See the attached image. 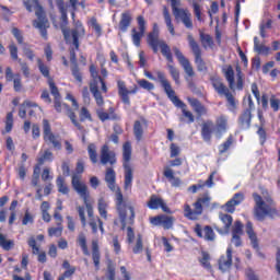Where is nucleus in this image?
Here are the masks:
<instances>
[{
	"label": "nucleus",
	"instance_id": "nucleus-50",
	"mask_svg": "<svg viewBox=\"0 0 280 280\" xmlns=\"http://www.w3.org/2000/svg\"><path fill=\"white\" fill-rule=\"evenodd\" d=\"M48 86L50 89L51 95H54L55 100L60 98V92L58 91V86L54 82V79H48Z\"/></svg>",
	"mask_w": 280,
	"mask_h": 280
},
{
	"label": "nucleus",
	"instance_id": "nucleus-43",
	"mask_svg": "<svg viewBox=\"0 0 280 280\" xmlns=\"http://www.w3.org/2000/svg\"><path fill=\"white\" fill-rule=\"evenodd\" d=\"M88 154L92 163H97V147L95 143H90L88 147Z\"/></svg>",
	"mask_w": 280,
	"mask_h": 280
},
{
	"label": "nucleus",
	"instance_id": "nucleus-60",
	"mask_svg": "<svg viewBox=\"0 0 280 280\" xmlns=\"http://www.w3.org/2000/svg\"><path fill=\"white\" fill-rule=\"evenodd\" d=\"M57 7H58L59 12L61 14L62 21H67V8L65 7V1L63 0H58Z\"/></svg>",
	"mask_w": 280,
	"mask_h": 280
},
{
	"label": "nucleus",
	"instance_id": "nucleus-37",
	"mask_svg": "<svg viewBox=\"0 0 280 280\" xmlns=\"http://www.w3.org/2000/svg\"><path fill=\"white\" fill-rule=\"evenodd\" d=\"M246 233L252 242L253 248H259V244L257 243V234H255V231H253V223L247 222L246 224Z\"/></svg>",
	"mask_w": 280,
	"mask_h": 280
},
{
	"label": "nucleus",
	"instance_id": "nucleus-26",
	"mask_svg": "<svg viewBox=\"0 0 280 280\" xmlns=\"http://www.w3.org/2000/svg\"><path fill=\"white\" fill-rule=\"evenodd\" d=\"M96 115L102 121H108L109 119L117 121L119 119V115L115 114V108L113 107L108 109V113L104 112V109H97Z\"/></svg>",
	"mask_w": 280,
	"mask_h": 280
},
{
	"label": "nucleus",
	"instance_id": "nucleus-35",
	"mask_svg": "<svg viewBox=\"0 0 280 280\" xmlns=\"http://www.w3.org/2000/svg\"><path fill=\"white\" fill-rule=\"evenodd\" d=\"M97 209L101 218H104V220H108V201H106V199H104L103 197L98 199Z\"/></svg>",
	"mask_w": 280,
	"mask_h": 280
},
{
	"label": "nucleus",
	"instance_id": "nucleus-25",
	"mask_svg": "<svg viewBox=\"0 0 280 280\" xmlns=\"http://www.w3.org/2000/svg\"><path fill=\"white\" fill-rule=\"evenodd\" d=\"M195 233L198 237H203L207 242H213L215 240V232L209 225L205 226L203 230L200 225H196Z\"/></svg>",
	"mask_w": 280,
	"mask_h": 280
},
{
	"label": "nucleus",
	"instance_id": "nucleus-28",
	"mask_svg": "<svg viewBox=\"0 0 280 280\" xmlns=\"http://www.w3.org/2000/svg\"><path fill=\"white\" fill-rule=\"evenodd\" d=\"M148 126V120L145 118H141L140 120H136L133 124V135L137 141H141L143 139V128Z\"/></svg>",
	"mask_w": 280,
	"mask_h": 280
},
{
	"label": "nucleus",
	"instance_id": "nucleus-10",
	"mask_svg": "<svg viewBox=\"0 0 280 280\" xmlns=\"http://www.w3.org/2000/svg\"><path fill=\"white\" fill-rule=\"evenodd\" d=\"M187 40L195 56V65L197 66V71L207 73L209 71V68L207 67V62H205V59H202V49H200V45H198V42L194 39V36L191 34L187 36Z\"/></svg>",
	"mask_w": 280,
	"mask_h": 280
},
{
	"label": "nucleus",
	"instance_id": "nucleus-64",
	"mask_svg": "<svg viewBox=\"0 0 280 280\" xmlns=\"http://www.w3.org/2000/svg\"><path fill=\"white\" fill-rule=\"evenodd\" d=\"M107 279L115 280V265H113V261L107 264Z\"/></svg>",
	"mask_w": 280,
	"mask_h": 280
},
{
	"label": "nucleus",
	"instance_id": "nucleus-41",
	"mask_svg": "<svg viewBox=\"0 0 280 280\" xmlns=\"http://www.w3.org/2000/svg\"><path fill=\"white\" fill-rule=\"evenodd\" d=\"M167 69L171 73V77L173 78L175 84H180V72L178 71V69H176V67H174V65L168 63L167 65Z\"/></svg>",
	"mask_w": 280,
	"mask_h": 280
},
{
	"label": "nucleus",
	"instance_id": "nucleus-59",
	"mask_svg": "<svg viewBox=\"0 0 280 280\" xmlns=\"http://www.w3.org/2000/svg\"><path fill=\"white\" fill-rule=\"evenodd\" d=\"M13 89L18 93L21 92V90L23 89V84L21 83V74L19 73L14 74Z\"/></svg>",
	"mask_w": 280,
	"mask_h": 280
},
{
	"label": "nucleus",
	"instance_id": "nucleus-47",
	"mask_svg": "<svg viewBox=\"0 0 280 280\" xmlns=\"http://www.w3.org/2000/svg\"><path fill=\"white\" fill-rule=\"evenodd\" d=\"M222 132H226V120L224 119V117H220L217 120V135H218V137H221Z\"/></svg>",
	"mask_w": 280,
	"mask_h": 280
},
{
	"label": "nucleus",
	"instance_id": "nucleus-31",
	"mask_svg": "<svg viewBox=\"0 0 280 280\" xmlns=\"http://www.w3.org/2000/svg\"><path fill=\"white\" fill-rule=\"evenodd\" d=\"M190 106L194 108L195 113L202 117V115H207V107L200 103L197 98H188Z\"/></svg>",
	"mask_w": 280,
	"mask_h": 280
},
{
	"label": "nucleus",
	"instance_id": "nucleus-24",
	"mask_svg": "<svg viewBox=\"0 0 280 280\" xmlns=\"http://www.w3.org/2000/svg\"><path fill=\"white\" fill-rule=\"evenodd\" d=\"M244 202V194L236 192L234 196L225 203L224 208L228 213H235V207Z\"/></svg>",
	"mask_w": 280,
	"mask_h": 280
},
{
	"label": "nucleus",
	"instance_id": "nucleus-27",
	"mask_svg": "<svg viewBox=\"0 0 280 280\" xmlns=\"http://www.w3.org/2000/svg\"><path fill=\"white\" fill-rule=\"evenodd\" d=\"M131 23H132V13L130 11L122 12L119 21L120 32H128V28L130 27Z\"/></svg>",
	"mask_w": 280,
	"mask_h": 280
},
{
	"label": "nucleus",
	"instance_id": "nucleus-14",
	"mask_svg": "<svg viewBox=\"0 0 280 280\" xmlns=\"http://www.w3.org/2000/svg\"><path fill=\"white\" fill-rule=\"evenodd\" d=\"M43 132H44V141L46 143H51V145L56 150H60V148H62V143H60V136H56L54 135V132H51V125L47 119L43 120Z\"/></svg>",
	"mask_w": 280,
	"mask_h": 280
},
{
	"label": "nucleus",
	"instance_id": "nucleus-12",
	"mask_svg": "<svg viewBox=\"0 0 280 280\" xmlns=\"http://www.w3.org/2000/svg\"><path fill=\"white\" fill-rule=\"evenodd\" d=\"M62 34L66 43H72L77 50L80 49V38H82V36H84L85 34L82 22H77L75 27L71 31L63 28Z\"/></svg>",
	"mask_w": 280,
	"mask_h": 280
},
{
	"label": "nucleus",
	"instance_id": "nucleus-23",
	"mask_svg": "<svg viewBox=\"0 0 280 280\" xmlns=\"http://www.w3.org/2000/svg\"><path fill=\"white\" fill-rule=\"evenodd\" d=\"M105 183L110 191H116L117 194V190L119 189V187H117V173H115V170L112 167L106 168Z\"/></svg>",
	"mask_w": 280,
	"mask_h": 280
},
{
	"label": "nucleus",
	"instance_id": "nucleus-42",
	"mask_svg": "<svg viewBox=\"0 0 280 280\" xmlns=\"http://www.w3.org/2000/svg\"><path fill=\"white\" fill-rule=\"evenodd\" d=\"M57 187L59 194H63L65 196L69 194V186H67V184L65 183V178H62V176L57 177Z\"/></svg>",
	"mask_w": 280,
	"mask_h": 280
},
{
	"label": "nucleus",
	"instance_id": "nucleus-15",
	"mask_svg": "<svg viewBox=\"0 0 280 280\" xmlns=\"http://www.w3.org/2000/svg\"><path fill=\"white\" fill-rule=\"evenodd\" d=\"M117 89H118V95L122 104H126L127 106H130L129 95H137V93L139 92V86L137 85H133L132 90H128V86H126V81H122V80L117 81Z\"/></svg>",
	"mask_w": 280,
	"mask_h": 280
},
{
	"label": "nucleus",
	"instance_id": "nucleus-3",
	"mask_svg": "<svg viewBox=\"0 0 280 280\" xmlns=\"http://www.w3.org/2000/svg\"><path fill=\"white\" fill-rule=\"evenodd\" d=\"M116 209L118 211L122 229H126L128 224H135V208L130 203H126V201H124L121 189H118L116 192Z\"/></svg>",
	"mask_w": 280,
	"mask_h": 280
},
{
	"label": "nucleus",
	"instance_id": "nucleus-49",
	"mask_svg": "<svg viewBox=\"0 0 280 280\" xmlns=\"http://www.w3.org/2000/svg\"><path fill=\"white\" fill-rule=\"evenodd\" d=\"M137 82H138L140 89H144V91H154V83H152L145 79H140Z\"/></svg>",
	"mask_w": 280,
	"mask_h": 280
},
{
	"label": "nucleus",
	"instance_id": "nucleus-39",
	"mask_svg": "<svg viewBox=\"0 0 280 280\" xmlns=\"http://www.w3.org/2000/svg\"><path fill=\"white\" fill-rule=\"evenodd\" d=\"M66 110H67V115L70 119V121L73 124V126H75V128H78V130H84V127H82V125H80L78 122L75 113L71 109V107H69V105H65Z\"/></svg>",
	"mask_w": 280,
	"mask_h": 280
},
{
	"label": "nucleus",
	"instance_id": "nucleus-7",
	"mask_svg": "<svg viewBox=\"0 0 280 280\" xmlns=\"http://www.w3.org/2000/svg\"><path fill=\"white\" fill-rule=\"evenodd\" d=\"M132 158V145L130 142H125L122 145V159L124 164L122 167L125 170V182L124 187L125 190L128 191L129 189H132V166H130V159Z\"/></svg>",
	"mask_w": 280,
	"mask_h": 280
},
{
	"label": "nucleus",
	"instance_id": "nucleus-55",
	"mask_svg": "<svg viewBox=\"0 0 280 280\" xmlns=\"http://www.w3.org/2000/svg\"><path fill=\"white\" fill-rule=\"evenodd\" d=\"M62 225H57V228H49L48 235L49 237H60L62 235Z\"/></svg>",
	"mask_w": 280,
	"mask_h": 280
},
{
	"label": "nucleus",
	"instance_id": "nucleus-34",
	"mask_svg": "<svg viewBox=\"0 0 280 280\" xmlns=\"http://www.w3.org/2000/svg\"><path fill=\"white\" fill-rule=\"evenodd\" d=\"M163 16L170 34L172 36H176V31L174 30V24L172 23V16L170 15V10H167V7L163 8Z\"/></svg>",
	"mask_w": 280,
	"mask_h": 280
},
{
	"label": "nucleus",
	"instance_id": "nucleus-22",
	"mask_svg": "<svg viewBox=\"0 0 280 280\" xmlns=\"http://www.w3.org/2000/svg\"><path fill=\"white\" fill-rule=\"evenodd\" d=\"M213 130H215V125L212 122V120H206L201 124V138L206 143H211Z\"/></svg>",
	"mask_w": 280,
	"mask_h": 280
},
{
	"label": "nucleus",
	"instance_id": "nucleus-9",
	"mask_svg": "<svg viewBox=\"0 0 280 280\" xmlns=\"http://www.w3.org/2000/svg\"><path fill=\"white\" fill-rule=\"evenodd\" d=\"M211 202V197L205 196L194 203V210L191 209V206L188 203L184 205V217L188 220H198V215H202V208L209 207V203Z\"/></svg>",
	"mask_w": 280,
	"mask_h": 280
},
{
	"label": "nucleus",
	"instance_id": "nucleus-38",
	"mask_svg": "<svg viewBox=\"0 0 280 280\" xmlns=\"http://www.w3.org/2000/svg\"><path fill=\"white\" fill-rule=\"evenodd\" d=\"M132 245V253L135 255H139L140 253H143V238L141 237V234H138L136 237V241H133Z\"/></svg>",
	"mask_w": 280,
	"mask_h": 280
},
{
	"label": "nucleus",
	"instance_id": "nucleus-54",
	"mask_svg": "<svg viewBox=\"0 0 280 280\" xmlns=\"http://www.w3.org/2000/svg\"><path fill=\"white\" fill-rule=\"evenodd\" d=\"M232 235H244V224H242V221H235Z\"/></svg>",
	"mask_w": 280,
	"mask_h": 280
},
{
	"label": "nucleus",
	"instance_id": "nucleus-30",
	"mask_svg": "<svg viewBox=\"0 0 280 280\" xmlns=\"http://www.w3.org/2000/svg\"><path fill=\"white\" fill-rule=\"evenodd\" d=\"M253 119V114L250 109H245L238 119V124L243 130H248L250 128V121Z\"/></svg>",
	"mask_w": 280,
	"mask_h": 280
},
{
	"label": "nucleus",
	"instance_id": "nucleus-2",
	"mask_svg": "<svg viewBox=\"0 0 280 280\" xmlns=\"http://www.w3.org/2000/svg\"><path fill=\"white\" fill-rule=\"evenodd\" d=\"M24 5L28 12H32L34 9L35 15L37 16L36 20L33 21V27L38 30L40 33L42 38L47 40V30H49V20L47 15H45V10L38 3V0H24Z\"/></svg>",
	"mask_w": 280,
	"mask_h": 280
},
{
	"label": "nucleus",
	"instance_id": "nucleus-63",
	"mask_svg": "<svg viewBox=\"0 0 280 280\" xmlns=\"http://www.w3.org/2000/svg\"><path fill=\"white\" fill-rule=\"evenodd\" d=\"M71 72L77 82H82V73H80V68H78V65H73L71 67Z\"/></svg>",
	"mask_w": 280,
	"mask_h": 280
},
{
	"label": "nucleus",
	"instance_id": "nucleus-62",
	"mask_svg": "<svg viewBox=\"0 0 280 280\" xmlns=\"http://www.w3.org/2000/svg\"><path fill=\"white\" fill-rule=\"evenodd\" d=\"M52 159H54V153H51V151H45L43 156L38 159V164L43 165L45 161H52Z\"/></svg>",
	"mask_w": 280,
	"mask_h": 280
},
{
	"label": "nucleus",
	"instance_id": "nucleus-8",
	"mask_svg": "<svg viewBox=\"0 0 280 280\" xmlns=\"http://www.w3.org/2000/svg\"><path fill=\"white\" fill-rule=\"evenodd\" d=\"M173 51L180 67L184 69L186 73L185 80L188 84V89H190V91H194V89H196V83H194V80L191 78L196 77V71H194V67L191 66V62H189V59H187L185 55H183V52L180 51V49H178V47H173Z\"/></svg>",
	"mask_w": 280,
	"mask_h": 280
},
{
	"label": "nucleus",
	"instance_id": "nucleus-6",
	"mask_svg": "<svg viewBox=\"0 0 280 280\" xmlns=\"http://www.w3.org/2000/svg\"><path fill=\"white\" fill-rule=\"evenodd\" d=\"M72 187L74 191L79 194L80 198H82L85 205V209L88 211L89 219L90 220L95 219V217H93V205L91 203V201H89V198H90L89 187L86 186V184L82 182V176L78 174L72 175Z\"/></svg>",
	"mask_w": 280,
	"mask_h": 280
},
{
	"label": "nucleus",
	"instance_id": "nucleus-33",
	"mask_svg": "<svg viewBox=\"0 0 280 280\" xmlns=\"http://www.w3.org/2000/svg\"><path fill=\"white\" fill-rule=\"evenodd\" d=\"M92 259L96 270H100L101 254H100V245L97 244V241H92Z\"/></svg>",
	"mask_w": 280,
	"mask_h": 280
},
{
	"label": "nucleus",
	"instance_id": "nucleus-5",
	"mask_svg": "<svg viewBox=\"0 0 280 280\" xmlns=\"http://www.w3.org/2000/svg\"><path fill=\"white\" fill-rule=\"evenodd\" d=\"M90 73L92 77V81L90 82V92L92 93L97 106L104 105V96L102 93H108V86H106V82L104 79L97 73V69L92 65L90 66ZM101 84V91H100Z\"/></svg>",
	"mask_w": 280,
	"mask_h": 280
},
{
	"label": "nucleus",
	"instance_id": "nucleus-56",
	"mask_svg": "<svg viewBox=\"0 0 280 280\" xmlns=\"http://www.w3.org/2000/svg\"><path fill=\"white\" fill-rule=\"evenodd\" d=\"M14 126V116L12 113L7 114V121H5V132H12V128Z\"/></svg>",
	"mask_w": 280,
	"mask_h": 280
},
{
	"label": "nucleus",
	"instance_id": "nucleus-21",
	"mask_svg": "<svg viewBox=\"0 0 280 280\" xmlns=\"http://www.w3.org/2000/svg\"><path fill=\"white\" fill-rule=\"evenodd\" d=\"M101 163L102 165H115L117 163V158L113 151L108 148V145H103L101 149Z\"/></svg>",
	"mask_w": 280,
	"mask_h": 280
},
{
	"label": "nucleus",
	"instance_id": "nucleus-4",
	"mask_svg": "<svg viewBox=\"0 0 280 280\" xmlns=\"http://www.w3.org/2000/svg\"><path fill=\"white\" fill-rule=\"evenodd\" d=\"M147 43L153 49L154 54H159V47L163 56H165L166 60L170 63L174 62V57L172 56V49L165 43V40L159 38V25H153V31L149 33L147 37Z\"/></svg>",
	"mask_w": 280,
	"mask_h": 280
},
{
	"label": "nucleus",
	"instance_id": "nucleus-29",
	"mask_svg": "<svg viewBox=\"0 0 280 280\" xmlns=\"http://www.w3.org/2000/svg\"><path fill=\"white\" fill-rule=\"evenodd\" d=\"M30 248H32L33 250V255H38V261L40 264H45V261H47V254H45V252L40 253V249L38 248V246H36V238L31 237L27 242Z\"/></svg>",
	"mask_w": 280,
	"mask_h": 280
},
{
	"label": "nucleus",
	"instance_id": "nucleus-20",
	"mask_svg": "<svg viewBox=\"0 0 280 280\" xmlns=\"http://www.w3.org/2000/svg\"><path fill=\"white\" fill-rule=\"evenodd\" d=\"M148 207L149 209L153 210L162 209L164 213H172V210L170 209V207H167V203H165V201L161 197H158L156 195L151 196L148 202Z\"/></svg>",
	"mask_w": 280,
	"mask_h": 280
},
{
	"label": "nucleus",
	"instance_id": "nucleus-17",
	"mask_svg": "<svg viewBox=\"0 0 280 280\" xmlns=\"http://www.w3.org/2000/svg\"><path fill=\"white\" fill-rule=\"evenodd\" d=\"M172 8L176 21H182L187 30H194V22L191 21V13L189 10L176 8V4L172 5Z\"/></svg>",
	"mask_w": 280,
	"mask_h": 280
},
{
	"label": "nucleus",
	"instance_id": "nucleus-48",
	"mask_svg": "<svg viewBox=\"0 0 280 280\" xmlns=\"http://www.w3.org/2000/svg\"><path fill=\"white\" fill-rule=\"evenodd\" d=\"M210 259H211V256H209V253L202 252L199 262L203 268H207V270H211V262H209Z\"/></svg>",
	"mask_w": 280,
	"mask_h": 280
},
{
	"label": "nucleus",
	"instance_id": "nucleus-18",
	"mask_svg": "<svg viewBox=\"0 0 280 280\" xmlns=\"http://www.w3.org/2000/svg\"><path fill=\"white\" fill-rule=\"evenodd\" d=\"M218 264L221 272H229L231 270V266H233V248L231 246L228 247L226 254L219 258Z\"/></svg>",
	"mask_w": 280,
	"mask_h": 280
},
{
	"label": "nucleus",
	"instance_id": "nucleus-51",
	"mask_svg": "<svg viewBox=\"0 0 280 280\" xmlns=\"http://www.w3.org/2000/svg\"><path fill=\"white\" fill-rule=\"evenodd\" d=\"M0 246L4 250H10L12 246H14V241H8L5 240V236H3V234H0Z\"/></svg>",
	"mask_w": 280,
	"mask_h": 280
},
{
	"label": "nucleus",
	"instance_id": "nucleus-1",
	"mask_svg": "<svg viewBox=\"0 0 280 280\" xmlns=\"http://www.w3.org/2000/svg\"><path fill=\"white\" fill-rule=\"evenodd\" d=\"M253 198L255 202L254 215L260 222L266 219V215H270V218H273V215L278 214L277 208L275 207V201L269 195L264 196L262 198L257 192H254Z\"/></svg>",
	"mask_w": 280,
	"mask_h": 280
},
{
	"label": "nucleus",
	"instance_id": "nucleus-19",
	"mask_svg": "<svg viewBox=\"0 0 280 280\" xmlns=\"http://www.w3.org/2000/svg\"><path fill=\"white\" fill-rule=\"evenodd\" d=\"M150 223L153 224V226H163V229L170 230L174 226V217L165 214L152 217Z\"/></svg>",
	"mask_w": 280,
	"mask_h": 280
},
{
	"label": "nucleus",
	"instance_id": "nucleus-32",
	"mask_svg": "<svg viewBox=\"0 0 280 280\" xmlns=\"http://www.w3.org/2000/svg\"><path fill=\"white\" fill-rule=\"evenodd\" d=\"M225 75V80L228 81L229 88L233 91L235 89V71L233 70V66H229L225 70H223Z\"/></svg>",
	"mask_w": 280,
	"mask_h": 280
},
{
	"label": "nucleus",
	"instance_id": "nucleus-61",
	"mask_svg": "<svg viewBox=\"0 0 280 280\" xmlns=\"http://www.w3.org/2000/svg\"><path fill=\"white\" fill-rule=\"evenodd\" d=\"M22 49H23L24 56H26V58H28V60H34L36 55H34V50L31 49L27 44H23V48Z\"/></svg>",
	"mask_w": 280,
	"mask_h": 280
},
{
	"label": "nucleus",
	"instance_id": "nucleus-58",
	"mask_svg": "<svg viewBox=\"0 0 280 280\" xmlns=\"http://www.w3.org/2000/svg\"><path fill=\"white\" fill-rule=\"evenodd\" d=\"M269 104L273 110V113H278L279 108H280V100L277 98V96L271 95L270 100H269Z\"/></svg>",
	"mask_w": 280,
	"mask_h": 280
},
{
	"label": "nucleus",
	"instance_id": "nucleus-45",
	"mask_svg": "<svg viewBox=\"0 0 280 280\" xmlns=\"http://www.w3.org/2000/svg\"><path fill=\"white\" fill-rule=\"evenodd\" d=\"M236 89L237 91L244 90V73L240 67H236Z\"/></svg>",
	"mask_w": 280,
	"mask_h": 280
},
{
	"label": "nucleus",
	"instance_id": "nucleus-44",
	"mask_svg": "<svg viewBox=\"0 0 280 280\" xmlns=\"http://www.w3.org/2000/svg\"><path fill=\"white\" fill-rule=\"evenodd\" d=\"M219 218L221 222H223L226 233H229V229H231V224H233V217H231V214L220 213Z\"/></svg>",
	"mask_w": 280,
	"mask_h": 280
},
{
	"label": "nucleus",
	"instance_id": "nucleus-52",
	"mask_svg": "<svg viewBox=\"0 0 280 280\" xmlns=\"http://www.w3.org/2000/svg\"><path fill=\"white\" fill-rule=\"evenodd\" d=\"M37 66L42 75H44V78H48L49 80V67L45 66L42 59H37Z\"/></svg>",
	"mask_w": 280,
	"mask_h": 280
},
{
	"label": "nucleus",
	"instance_id": "nucleus-53",
	"mask_svg": "<svg viewBox=\"0 0 280 280\" xmlns=\"http://www.w3.org/2000/svg\"><path fill=\"white\" fill-rule=\"evenodd\" d=\"M231 145H233V137H229L226 139L225 142H223L220 147H219V152L220 154H224V152L229 151V148H231Z\"/></svg>",
	"mask_w": 280,
	"mask_h": 280
},
{
	"label": "nucleus",
	"instance_id": "nucleus-16",
	"mask_svg": "<svg viewBox=\"0 0 280 280\" xmlns=\"http://www.w3.org/2000/svg\"><path fill=\"white\" fill-rule=\"evenodd\" d=\"M137 22H138V30L137 28L131 30V39L136 47H141V38L145 36V19L143 18V15H139L137 18Z\"/></svg>",
	"mask_w": 280,
	"mask_h": 280
},
{
	"label": "nucleus",
	"instance_id": "nucleus-40",
	"mask_svg": "<svg viewBox=\"0 0 280 280\" xmlns=\"http://www.w3.org/2000/svg\"><path fill=\"white\" fill-rule=\"evenodd\" d=\"M200 42L203 49H209V47H213V37L209 34L200 33Z\"/></svg>",
	"mask_w": 280,
	"mask_h": 280
},
{
	"label": "nucleus",
	"instance_id": "nucleus-57",
	"mask_svg": "<svg viewBox=\"0 0 280 280\" xmlns=\"http://www.w3.org/2000/svg\"><path fill=\"white\" fill-rule=\"evenodd\" d=\"M92 121L91 112L86 107H82L80 110V121Z\"/></svg>",
	"mask_w": 280,
	"mask_h": 280
},
{
	"label": "nucleus",
	"instance_id": "nucleus-46",
	"mask_svg": "<svg viewBox=\"0 0 280 280\" xmlns=\"http://www.w3.org/2000/svg\"><path fill=\"white\" fill-rule=\"evenodd\" d=\"M77 242H78L79 246L81 247L82 252L85 255H89V246L86 245V236L84 235V233L79 234Z\"/></svg>",
	"mask_w": 280,
	"mask_h": 280
},
{
	"label": "nucleus",
	"instance_id": "nucleus-13",
	"mask_svg": "<svg viewBox=\"0 0 280 280\" xmlns=\"http://www.w3.org/2000/svg\"><path fill=\"white\" fill-rule=\"evenodd\" d=\"M155 75L158 77L159 82L164 89L166 95H168L171 102H173V104H175L177 108H185V103L178 100V96H176V92L172 89V84L170 83L168 80H166L165 73L156 71Z\"/></svg>",
	"mask_w": 280,
	"mask_h": 280
},
{
	"label": "nucleus",
	"instance_id": "nucleus-36",
	"mask_svg": "<svg viewBox=\"0 0 280 280\" xmlns=\"http://www.w3.org/2000/svg\"><path fill=\"white\" fill-rule=\"evenodd\" d=\"M164 176L171 182L172 187H180V178L174 176V171L172 168H165Z\"/></svg>",
	"mask_w": 280,
	"mask_h": 280
},
{
	"label": "nucleus",
	"instance_id": "nucleus-11",
	"mask_svg": "<svg viewBox=\"0 0 280 280\" xmlns=\"http://www.w3.org/2000/svg\"><path fill=\"white\" fill-rule=\"evenodd\" d=\"M211 82L214 91L219 95H224V97L226 98L230 106V110H235V108H237V103L235 102V97L233 96V94H231V92L229 91V88L224 85V83L222 82V79L218 77H212Z\"/></svg>",
	"mask_w": 280,
	"mask_h": 280
}]
</instances>
